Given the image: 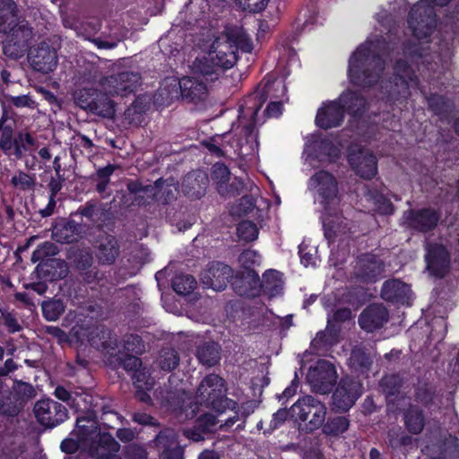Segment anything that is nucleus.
Returning <instances> with one entry per match:
<instances>
[{
    "label": "nucleus",
    "instance_id": "obj_30",
    "mask_svg": "<svg viewBox=\"0 0 459 459\" xmlns=\"http://www.w3.org/2000/svg\"><path fill=\"white\" fill-rule=\"evenodd\" d=\"M256 97L251 98L247 101L246 107L240 108L239 122L247 127L249 133L253 130L255 117L261 107V104L256 105Z\"/></svg>",
    "mask_w": 459,
    "mask_h": 459
},
{
    "label": "nucleus",
    "instance_id": "obj_49",
    "mask_svg": "<svg viewBox=\"0 0 459 459\" xmlns=\"http://www.w3.org/2000/svg\"><path fill=\"white\" fill-rule=\"evenodd\" d=\"M179 358L176 351L167 349L162 351L160 358V365L163 370L169 371L175 368L178 364Z\"/></svg>",
    "mask_w": 459,
    "mask_h": 459
},
{
    "label": "nucleus",
    "instance_id": "obj_45",
    "mask_svg": "<svg viewBox=\"0 0 459 459\" xmlns=\"http://www.w3.org/2000/svg\"><path fill=\"white\" fill-rule=\"evenodd\" d=\"M312 408V418L309 420V428L311 430L321 427L326 415V407L323 403L316 400Z\"/></svg>",
    "mask_w": 459,
    "mask_h": 459
},
{
    "label": "nucleus",
    "instance_id": "obj_53",
    "mask_svg": "<svg viewBox=\"0 0 459 459\" xmlns=\"http://www.w3.org/2000/svg\"><path fill=\"white\" fill-rule=\"evenodd\" d=\"M239 6L244 10L253 13L262 11L267 4L269 0H236Z\"/></svg>",
    "mask_w": 459,
    "mask_h": 459
},
{
    "label": "nucleus",
    "instance_id": "obj_27",
    "mask_svg": "<svg viewBox=\"0 0 459 459\" xmlns=\"http://www.w3.org/2000/svg\"><path fill=\"white\" fill-rule=\"evenodd\" d=\"M16 4L13 0H0V32L8 33L13 30L17 36L22 27L16 29Z\"/></svg>",
    "mask_w": 459,
    "mask_h": 459
},
{
    "label": "nucleus",
    "instance_id": "obj_47",
    "mask_svg": "<svg viewBox=\"0 0 459 459\" xmlns=\"http://www.w3.org/2000/svg\"><path fill=\"white\" fill-rule=\"evenodd\" d=\"M22 34L25 39H23L22 41L19 40L18 42H15L13 44V51L11 50L12 46L10 44H5L4 46V52L5 55L13 56V58H18L23 55V52L25 51L27 39L30 36L31 31L29 29H23Z\"/></svg>",
    "mask_w": 459,
    "mask_h": 459
},
{
    "label": "nucleus",
    "instance_id": "obj_15",
    "mask_svg": "<svg viewBox=\"0 0 459 459\" xmlns=\"http://www.w3.org/2000/svg\"><path fill=\"white\" fill-rule=\"evenodd\" d=\"M178 187L175 184L168 181L157 180L155 186H146L136 192L138 204H148L149 201H143L144 197H152L159 203L168 204L176 199Z\"/></svg>",
    "mask_w": 459,
    "mask_h": 459
},
{
    "label": "nucleus",
    "instance_id": "obj_14",
    "mask_svg": "<svg viewBox=\"0 0 459 459\" xmlns=\"http://www.w3.org/2000/svg\"><path fill=\"white\" fill-rule=\"evenodd\" d=\"M361 384L352 378L342 379L333 395V403L340 411H348L359 397Z\"/></svg>",
    "mask_w": 459,
    "mask_h": 459
},
{
    "label": "nucleus",
    "instance_id": "obj_54",
    "mask_svg": "<svg viewBox=\"0 0 459 459\" xmlns=\"http://www.w3.org/2000/svg\"><path fill=\"white\" fill-rule=\"evenodd\" d=\"M49 190L51 192L49 203H48V210H45L42 212L44 216H48L51 214L50 206H55L56 202L54 200L56 195L61 190L62 188V183L59 179L51 178L49 184H48Z\"/></svg>",
    "mask_w": 459,
    "mask_h": 459
},
{
    "label": "nucleus",
    "instance_id": "obj_59",
    "mask_svg": "<svg viewBox=\"0 0 459 459\" xmlns=\"http://www.w3.org/2000/svg\"><path fill=\"white\" fill-rule=\"evenodd\" d=\"M0 146L4 151H9L12 149V132L10 130H4L2 134V137L0 139Z\"/></svg>",
    "mask_w": 459,
    "mask_h": 459
},
{
    "label": "nucleus",
    "instance_id": "obj_51",
    "mask_svg": "<svg viewBox=\"0 0 459 459\" xmlns=\"http://www.w3.org/2000/svg\"><path fill=\"white\" fill-rule=\"evenodd\" d=\"M134 379L137 389L151 390L153 387L154 381L145 369L136 370L134 374Z\"/></svg>",
    "mask_w": 459,
    "mask_h": 459
},
{
    "label": "nucleus",
    "instance_id": "obj_33",
    "mask_svg": "<svg viewBox=\"0 0 459 459\" xmlns=\"http://www.w3.org/2000/svg\"><path fill=\"white\" fill-rule=\"evenodd\" d=\"M197 358L201 363L209 367L215 365L220 359V347L215 342L204 343L197 350Z\"/></svg>",
    "mask_w": 459,
    "mask_h": 459
},
{
    "label": "nucleus",
    "instance_id": "obj_25",
    "mask_svg": "<svg viewBox=\"0 0 459 459\" xmlns=\"http://www.w3.org/2000/svg\"><path fill=\"white\" fill-rule=\"evenodd\" d=\"M119 254L117 239L110 235H104L97 241L95 255L100 263L110 264L115 262Z\"/></svg>",
    "mask_w": 459,
    "mask_h": 459
},
{
    "label": "nucleus",
    "instance_id": "obj_32",
    "mask_svg": "<svg viewBox=\"0 0 459 459\" xmlns=\"http://www.w3.org/2000/svg\"><path fill=\"white\" fill-rule=\"evenodd\" d=\"M338 342L337 335L329 326L319 332L311 342L312 349L316 352H325Z\"/></svg>",
    "mask_w": 459,
    "mask_h": 459
},
{
    "label": "nucleus",
    "instance_id": "obj_7",
    "mask_svg": "<svg viewBox=\"0 0 459 459\" xmlns=\"http://www.w3.org/2000/svg\"><path fill=\"white\" fill-rule=\"evenodd\" d=\"M224 381L217 375L207 376L199 385L197 395L199 403L219 410V406L224 403L227 407L235 408V402L224 398Z\"/></svg>",
    "mask_w": 459,
    "mask_h": 459
},
{
    "label": "nucleus",
    "instance_id": "obj_46",
    "mask_svg": "<svg viewBox=\"0 0 459 459\" xmlns=\"http://www.w3.org/2000/svg\"><path fill=\"white\" fill-rule=\"evenodd\" d=\"M57 247L51 242H45L39 246L36 250L33 251L31 255V261L33 263L42 261L48 256H53L57 254Z\"/></svg>",
    "mask_w": 459,
    "mask_h": 459
},
{
    "label": "nucleus",
    "instance_id": "obj_55",
    "mask_svg": "<svg viewBox=\"0 0 459 459\" xmlns=\"http://www.w3.org/2000/svg\"><path fill=\"white\" fill-rule=\"evenodd\" d=\"M455 358L449 362L447 373L454 379H459V349L454 350Z\"/></svg>",
    "mask_w": 459,
    "mask_h": 459
},
{
    "label": "nucleus",
    "instance_id": "obj_36",
    "mask_svg": "<svg viewBox=\"0 0 459 459\" xmlns=\"http://www.w3.org/2000/svg\"><path fill=\"white\" fill-rule=\"evenodd\" d=\"M103 91L104 93L99 91L100 97L95 100L91 112L103 117H112L115 114L113 101L108 97L110 95Z\"/></svg>",
    "mask_w": 459,
    "mask_h": 459
},
{
    "label": "nucleus",
    "instance_id": "obj_1",
    "mask_svg": "<svg viewBox=\"0 0 459 459\" xmlns=\"http://www.w3.org/2000/svg\"><path fill=\"white\" fill-rule=\"evenodd\" d=\"M252 49V41L241 27L227 26L214 39L209 51L195 59L193 70L195 74L204 76L212 77L215 75L216 77L235 65L238 59V50L250 53Z\"/></svg>",
    "mask_w": 459,
    "mask_h": 459
},
{
    "label": "nucleus",
    "instance_id": "obj_10",
    "mask_svg": "<svg viewBox=\"0 0 459 459\" xmlns=\"http://www.w3.org/2000/svg\"><path fill=\"white\" fill-rule=\"evenodd\" d=\"M167 86L172 87V91L168 93L170 99L182 97L194 100L200 98L205 91V84L194 77H184L181 80L168 77L164 80V89Z\"/></svg>",
    "mask_w": 459,
    "mask_h": 459
},
{
    "label": "nucleus",
    "instance_id": "obj_63",
    "mask_svg": "<svg viewBox=\"0 0 459 459\" xmlns=\"http://www.w3.org/2000/svg\"><path fill=\"white\" fill-rule=\"evenodd\" d=\"M134 420L142 425H152L153 424V418L146 413H135Z\"/></svg>",
    "mask_w": 459,
    "mask_h": 459
},
{
    "label": "nucleus",
    "instance_id": "obj_43",
    "mask_svg": "<svg viewBox=\"0 0 459 459\" xmlns=\"http://www.w3.org/2000/svg\"><path fill=\"white\" fill-rule=\"evenodd\" d=\"M238 236L244 241H253L258 237V229L255 223L249 221H241L237 229Z\"/></svg>",
    "mask_w": 459,
    "mask_h": 459
},
{
    "label": "nucleus",
    "instance_id": "obj_52",
    "mask_svg": "<svg viewBox=\"0 0 459 459\" xmlns=\"http://www.w3.org/2000/svg\"><path fill=\"white\" fill-rule=\"evenodd\" d=\"M316 251L314 247H307V246L301 245L299 247V255L301 264L305 266H315L317 262V258L316 256Z\"/></svg>",
    "mask_w": 459,
    "mask_h": 459
},
{
    "label": "nucleus",
    "instance_id": "obj_23",
    "mask_svg": "<svg viewBox=\"0 0 459 459\" xmlns=\"http://www.w3.org/2000/svg\"><path fill=\"white\" fill-rule=\"evenodd\" d=\"M286 86L281 81H275L273 82H266L264 88V93L269 96L271 99H280L271 100L266 108V113L268 117H277L281 114L282 103L287 100L286 97Z\"/></svg>",
    "mask_w": 459,
    "mask_h": 459
},
{
    "label": "nucleus",
    "instance_id": "obj_8",
    "mask_svg": "<svg viewBox=\"0 0 459 459\" xmlns=\"http://www.w3.org/2000/svg\"><path fill=\"white\" fill-rule=\"evenodd\" d=\"M307 378L313 391L327 394L336 383L337 373L332 363L322 359L309 368Z\"/></svg>",
    "mask_w": 459,
    "mask_h": 459
},
{
    "label": "nucleus",
    "instance_id": "obj_34",
    "mask_svg": "<svg viewBox=\"0 0 459 459\" xmlns=\"http://www.w3.org/2000/svg\"><path fill=\"white\" fill-rule=\"evenodd\" d=\"M316 399L310 395H306L299 399L290 408L293 417L305 421L308 419V415L312 412V406L316 403Z\"/></svg>",
    "mask_w": 459,
    "mask_h": 459
},
{
    "label": "nucleus",
    "instance_id": "obj_38",
    "mask_svg": "<svg viewBox=\"0 0 459 459\" xmlns=\"http://www.w3.org/2000/svg\"><path fill=\"white\" fill-rule=\"evenodd\" d=\"M100 92L91 89H82L75 92L74 99L79 107L91 112L95 100Z\"/></svg>",
    "mask_w": 459,
    "mask_h": 459
},
{
    "label": "nucleus",
    "instance_id": "obj_61",
    "mask_svg": "<svg viewBox=\"0 0 459 459\" xmlns=\"http://www.w3.org/2000/svg\"><path fill=\"white\" fill-rule=\"evenodd\" d=\"M47 333L54 337H56L59 342H63L66 340L65 333L56 326H48Z\"/></svg>",
    "mask_w": 459,
    "mask_h": 459
},
{
    "label": "nucleus",
    "instance_id": "obj_19",
    "mask_svg": "<svg viewBox=\"0 0 459 459\" xmlns=\"http://www.w3.org/2000/svg\"><path fill=\"white\" fill-rule=\"evenodd\" d=\"M231 277L232 270L230 266L221 263H213L202 273L201 281L206 288L220 291L226 288Z\"/></svg>",
    "mask_w": 459,
    "mask_h": 459
},
{
    "label": "nucleus",
    "instance_id": "obj_44",
    "mask_svg": "<svg viewBox=\"0 0 459 459\" xmlns=\"http://www.w3.org/2000/svg\"><path fill=\"white\" fill-rule=\"evenodd\" d=\"M212 178L218 185V190L221 194H224L223 185L230 178L229 169L221 163H216L212 167Z\"/></svg>",
    "mask_w": 459,
    "mask_h": 459
},
{
    "label": "nucleus",
    "instance_id": "obj_17",
    "mask_svg": "<svg viewBox=\"0 0 459 459\" xmlns=\"http://www.w3.org/2000/svg\"><path fill=\"white\" fill-rule=\"evenodd\" d=\"M384 272V264L374 255H362L359 257L354 276L362 282H373L378 280Z\"/></svg>",
    "mask_w": 459,
    "mask_h": 459
},
{
    "label": "nucleus",
    "instance_id": "obj_5",
    "mask_svg": "<svg viewBox=\"0 0 459 459\" xmlns=\"http://www.w3.org/2000/svg\"><path fill=\"white\" fill-rule=\"evenodd\" d=\"M451 0H420L411 9L408 24L414 38L419 40H426L436 28L434 8L429 2L437 6L446 5Z\"/></svg>",
    "mask_w": 459,
    "mask_h": 459
},
{
    "label": "nucleus",
    "instance_id": "obj_62",
    "mask_svg": "<svg viewBox=\"0 0 459 459\" xmlns=\"http://www.w3.org/2000/svg\"><path fill=\"white\" fill-rule=\"evenodd\" d=\"M117 436L121 441L128 442L134 438V432L128 429H121L117 430Z\"/></svg>",
    "mask_w": 459,
    "mask_h": 459
},
{
    "label": "nucleus",
    "instance_id": "obj_22",
    "mask_svg": "<svg viewBox=\"0 0 459 459\" xmlns=\"http://www.w3.org/2000/svg\"><path fill=\"white\" fill-rule=\"evenodd\" d=\"M388 317V311L383 305L374 304L361 313L359 323L361 328L372 332L382 327L387 322Z\"/></svg>",
    "mask_w": 459,
    "mask_h": 459
},
{
    "label": "nucleus",
    "instance_id": "obj_4",
    "mask_svg": "<svg viewBox=\"0 0 459 459\" xmlns=\"http://www.w3.org/2000/svg\"><path fill=\"white\" fill-rule=\"evenodd\" d=\"M366 106V100L359 93L343 92L337 100L326 101L317 109L315 123L323 129L340 126L344 113L358 114Z\"/></svg>",
    "mask_w": 459,
    "mask_h": 459
},
{
    "label": "nucleus",
    "instance_id": "obj_12",
    "mask_svg": "<svg viewBox=\"0 0 459 459\" xmlns=\"http://www.w3.org/2000/svg\"><path fill=\"white\" fill-rule=\"evenodd\" d=\"M348 160L351 168L361 178H371L377 173L376 157L369 151L359 145L350 147Z\"/></svg>",
    "mask_w": 459,
    "mask_h": 459
},
{
    "label": "nucleus",
    "instance_id": "obj_2",
    "mask_svg": "<svg viewBox=\"0 0 459 459\" xmlns=\"http://www.w3.org/2000/svg\"><path fill=\"white\" fill-rule=\"evenodd\" d=\"M307 188L324 207L323 226L325 237L331 239L346 233L347 222L338 214L341 195L335 176L324 169L316 171L309 178Z\"/></svg>",
    "mask_w": 459,
    "mask_h": 459
},
{
    "label": "nucleus",
    "instance_id": "obj_31",
    "mask_svg": "<svg viewBox=\"0 0 459 459\" xmlns=\"http://www.w3.org/2000/svg\"><path fill=\"white\" fill-rule=\"evenodd\" d=\"M365 199L369 204L368 207L381 214H390L394 211L392 203L383 193L369 191L366 194Z\"/></svg>",
    "mask_w": 459,
    "mask_h": 459
},
{
    "label": "nucleus",
    "instance_id": "obj_29",
    "mask_svg": "<svg viewBox=\"0 0 459 459\" xmlns=\"http://www.w3.org/2000/svg\"><path fill=\"white\" fill-rule=\"evenodd\" d=\"M79 236V228L74 222H60L54 227L52 231L53 238L60 243L74 242L78 239Z\"/></svg>",
    "mask_w": 459,
    "mask_h": 459
},
{
    "label": "nucleus",
    "instance_id": "obj_35",
    "mask_svg": "<svg viewBox=\"0 0 459 459\" xmlns=\"http://www.w3.org/2000/svg\"><path fill=\"white\" fill-rule=\"evenodd\" d=\"M404 421L408 430L412 434L420 433L424 427V416L416 407H411L405 412Z\"/></svg>",
    "mask_w": 459,
    "mask_h": 459
},
{
    "label": "nucleus",
    "instance_id": "obj_13",
    "mask_svg": "<svg viewBox=\"0 0 459 459\" xmlns=\"http://www.w3.org/2000/svg\"><path fill=\"white\" fill-rule=\"evenodd\" d=\"M305 152L307 157L320 162H334L341 155V147L333 144L329 139L313 136L306 143Z\"/></svg>",
    "mask_w": 459,
    "mask_h": 459
},
{
    "label": "nucleus",
    "instance_id": "obj_48",
    "mask_svg": "<svg viewBox=\"0 0 459 459\" xmlns=\"http://www.w3.org/2000/svg\"><path fill=\"white\" fill-rule=\"evenodd\" d=\"M13 186L20 190H30L35 185V178L27 173L20 171L13 175L11 180Z\"/></svg>",
    "mask_w": 459,
    "mask_h": 459
},
{
    "label": "nucleus",
    "instance_id": "obj_18",
    "mask_svg": "<svg viewBox=\"0 0 459 459\" xmlns=\"http://www.w3.org/2000/svg\"><path fill=\"white\" fill-rule=\"evenodd\" d=\"M29 62L34 70L48 74L53 71L57 65L56 52L48 44H40L30 49Z\"/></svg>",
    "mask_w": 459,
    "mask_h": 459
},
{
    "label": "nucleus",
    "instance_id": "obj_11",
    "mask_svg": "<svg viewBox=\"0 0 459 459\" xmlns=\"http://www.w3.org/2000/svg\"><path fill=\"white\" fill-rule=\"evenodd\" d=\"M34 413L44 426L53 428L67 418V410L61 403L51 399H43L36 403Z\"/></svg>",
    "mask_w": 459,
    "mask_h": 459
},
{
    "label": "nucleus",
    "instance_id": "obj_3",
    "mask_svg": "<svg viewBox=\"0 0 459 459\" xmlns=\"http://www.w3.org/2000/svg\"><path fill=\"white\" fill-rule=\"evenodd\" d=\"M385 43L381 39H368L352 54L349 61L348 76L353 84L370 86L378 82L385 68L382 56Z\"/></svg>",
    "mask_w": 459,
    "mask_h": 459
},
{
    "label": "nucleus",
    "instance_id": "obj_21",
    "mask_svg": "<svg viewBox=\"0 0 459 459\" xmlns=\"http://www.w3.org/2000/svg\"><path fill=\"white\" fill-rule=\"evenodd\" d=\"M404 219L410 228L420 231H428L437 226L439 215L435 210L421 209L405 213Z\"/></svg>",
    "mask_w": 459,
    "mask_h": 459
},
{
    "label": "nucleus",
    "instance_id": "obj_58",
    "mask_svg": "<svg viewBox=\"0 0 459 459\" xmlns=\"http://www.w3.org/2000/svg\"><path fill=\"white\" fill-rule=\"evenodd\" d=\"M184 435L195 442L201 441L204 439V432L200 430L199 428L187 429L184 430Z\"/></svg>",
    "mask_w": 459,
    "mask_h": 459
},
{
    "label": "nucleus",
    "instance_id": "obj_60",
    "mask_svg": "<svg viewBox=\"0 0 459 459\" xmlns=\"http://www.w3.org/2000/svg\"><path fill=\"white\" fill-rule=\"evenodd\" d=\"M404 54L410 57L412 62L417 61L420 58H423V54L419 53V49L418 48H415V46H407L404 49Z\"/></svg>",
    "mask_w": 459,
    "mask_h": 459
},
{
    "label": "nucleus",
    "instance_id": "obj_41",
    "mask_svg": "<svg viewBox=\"0 0 459 459\" xmlns=\"http://www.w3.org/2000/svg\"><path fill=\"white\" fill-rule=\"evenodd\" d=\"M42 311L48 321H56L65 311V305L61 300H49L43 302Z\"/></svg>",
    "mask_w": 459,
    "mask_h": 459
},
{
    "label": "nucleus",
    "instance_id": "obj_57",
    "mask_svg": "<svg viewBox=\"0 0 459 459\" xmlns=\"http://www.w3.org/2000/svg\"><path fill=\"white\" fill-rule=\"evenodd\" d=\"M123 368L127 370H139L141 360L135 356H128L122 362Z\"/></svg>",
    "mask_w": 459,
    "mask_h": 459
},
{
    "label": "nucleus",
    "instance_id": "obj_39",
    "mask_svg": "<svg viewBox=\"0 0 459 459\" xmlns=\"http://www.w3.org/2000/svg\"><path fill=\"white\" fill-rule=\"evenodd\" d=\"M372 363L371 359L361 349H354L350 358L351 367L355 370L366 372Z\"/></svg>",
    "mask_w": 459,
    "mask_h": 459
},
{
    "label": "nucleus",
    "instance_id": "obj_50",
    "mask_svg": "<svg viewBox=\"0 0 459 459\" xmlns=\"http://www.w3.org/2000/svg\"><path fill=\"white\" fill-rule=\"evenodd\" d=\"M238 261L244 268L248 269L260 264L261 256L256 251L247 249L239 255Z\"/></svg>",
    "mask_w": 459,
    "mask_h": 459
},
{
    "label": "nucleus",
    "instance_id": "obj_26",
    "mask_svg": "<svg viewBox=\"0 0 459 459\" xmlns=\"http://www.w3.org/2000/svg\"><path fill=\"white\" fill-rule=\"evenodd\" d=\"M208 178L203 172H194L186 175L183 180L182 187L186 195L199 199L205 193Z\"/></svg>",
    "mask_w": 459,
    "mask_h": 459
},
{
    "label": "nucleus",
    "instance_id": "obj_64",
    "mask_svg": "<svg viewBox=\"0 0 459 459\" xmlns=\"http://www.w3.org/2000/svg\"><path fill=\"white\" fill-rule=\"evenodd\" d=\"M288 412L284 410L278 411L273 414V418L272 420V425L273 429H276L281 423H282L287 418Z\"/></svg>",
    "mask_w": 459,
    "mask_h": 459
},
{
    "label": "nucleus",
    "instance_id": "obj_16",
    "mask_svg": "<svg viewBox=\"0 0 459 459\" xmlns=\"http://www.w3.org/2000/svg\"><path fill=\"white\" fill-rule=\"evenodd\" d=\"M425 261L429 273L442 278L450 267V257L447 250L440 244H428L426 247Z\"/></svg>",
    "mask_w": 459,
    "mask_h": 459
},
{
    "label": "nucleus",
    "instance_id": "obj_56",
    "mask_svg": "<svg viewBox=\"0 0 459 459\" xmlns=\"http://www.w3.org/2000/svg\"><path fill=\"white\" fill-rule=\"evenodd\" d=\"M13 104L17 108H36L35 101L29 95H21L13 97Z\"/></svg>",
    "mask_w": 459,
    "mask_h": 459
},
{
    "label": "nucleus",
    "instance_id": "obj_24",
    "mask_svg": "<svg viewBox=\"0 0 459 459\" xmlns=\"http://www.w3.org/2000/svg\"><path fill=\"white\" fill-rule=\"evenodd\" d=\"M381 296L387 301L409 304L411 292L406 283L399 280H389L384 282Z\"/></svg>",
    "mask_w": 459,
    "mask_h": 459
},
{
    "label": "nucleus",
    "instance_id": "obj_9",
    "mask_svg": "<svg viewBox=\"0 0 459 459\" xmlns=\"http://www.w3.org/2000/svg\"><path fill=\"white\" fill-rule=\"evenodd\" d=\"M141 76L138 73L124 71L104 78L100 82L102 91L111 96L125 95L133 92L140 84Z\"/></svg>",
    "mask_w": 459,
    "mask_h": 459
},
{
    "label": "nucleus",
    "instance_id": "obj_42",
    "mask_svg": "<svg viewBox=\"0 0 459 459\" xmlns=\"http://www.w3.org/2000/svg\"><path fill=\"white\" fill-rule=\"evenodd\" d=\"M280 276L277 271H270L264 275V287L271 295L278 294L282 289Z\"/></svg>",
    "mask_w": 459,
    "mask_h": 459
},
{
    "label": "nucleus",
    "instance_id": "obj_28",
    "mask_svg": "<svg viewBox=\"0 0 459 459\" xmlns=\"http://www.w3.org/2000/svg\"><path fill=\"white\" fill-rule=\"evenodd\" d=\"M87 422L85 419H78L77 420V428L76 433L78 435V439H74L72 437L66 438L61 443V450L66 454H74L80 448L86 449L88 447V429L89 425L84 424Z\"/></svg>",
    "mask_w": 459,
    "mask_h": 459
},
{
    "label": "nucleus",
    "instance_id": "obj_6",
    "mask_svg": "<svg viewBox=\"0 0 459 459\" xmlns=\"http://www.w3.org/2000/svg\"><path fill=\"white\" fill-rule=\"evenodd\" d=\"M394 74V81L385 82L382 88H385L389 100L402 102L411 94V91L418 89L419 83L412 70L402 61L396 63Z\"/></svg>",
    "mask_w": 459,
    "mask_h": 459
},
{
    "label": "nucleus",
    "instance_id": "obj_37",
    "mask_svg": "<svg viewBox=\"0 0 459 459\" xmlns=\"http://www.w3.org/2000/svg\"><path fill=\"white\" fill-rule=\"evenodd\" d=\"M350 426L349 420L344 416L329 419L323 427V432L327 436H339L344 433Z\"/></svg>",
    "mask_w": 459,
    "mask_h": 459
},
{
    "label": "nucleus",
    "instance_id": "obj_20",
    "mask_svg": "<svg viewBox=\"0 0 459 459\" xmlns=\"http://www.w3.org/2000/svg\"><path fill=\"white\" fill-rule=\"evenodd\" d=\"M156 445L161 459H183V449L178 445V437L174 430L166 429L161 431L156 438Z\"/></svg>",
    "mask_w": 459,
    "mask_h": 459
},
{
    "label": "nucleus",
    "instance_id": "obj_40",
    "mask_svg": "<svg viewBox=\"0 0 459 459\" xmlns=\"http://www.w3.org/2000/svg\"><path fill=\"white\" fill-rule=\"evenodd\" d=\"M196 281L191 275H178L173 280V289L180 295L190 293L195 287Z\"/></svg>",
    "mask_w": 459,
    "mask_h": 459
}]
</instances>
